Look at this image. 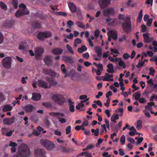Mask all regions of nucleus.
<instances>
[{
    "label": "nucleus",
    "mask_w": 157,
    "mask_h": 157,
    "mask_svg": "<svg viewBox=\"0 0 157 157\" xmlns=\"http://www.w3.org/2000/svg\"><path fill=\"white\" fill-rule=\"evenodd\" d=\"M31 154V152L28 146L25 144H22L14 157H28Z\"/></svg>",
    "instance_id": "1"
},
{
    "label": "nucleus",
    "mask_w": 157,
    "mask_h": 157,
    "mask_svg": "<svg viewBox=\"0 0 157 157\" xmlns=\"http://www.w3.org/2000/svg\"><path fill=\"white\" fill-rule=\"evenodd\" d=\"M19 7L21 9L18 10L16 13L15 16L16 17H19L22 15H27L29 13V11L24 4H21L19 5Z\"/></svg>",
    "instance_id": "2"
},
{
    "label": "nucleus",
    "mask_w": 157,
    "mask_h": 157,
    "mask_svg": "<svg viewBox=\"0 0 157 157\" xmlns=\"http://www.w3.org/2000/svg\"><path fill=\"white\" fill-rule=\"evenodd\" d=\"M40 143L46 149L49 150H52L55 146V144L53 142L47 140L42 139L40 140Z\"/></svg>",
    "instance_id": "3"
},
{
    "label": "nucleus",
    "mask_w": 157,
    "mask_h": 157,
    "mask_svg": "<svg viewBox=\"0 0 157 157\" xmlns=\"http://www.w3.org/2000/svg\"><path fill=\"white\" fill-rule=\"evenodd\" d=\"M12 59L10 57H6L2 60V64L3 67L6 69H10L11 67Z\"/></svg>",
    "instance_id": "4"
},
{
    "label": "nucleus",
    "mask_w": 157,
    "mask_h": 157,
    "mask_svg": "<svg viewBox=\"0 0 157 157\" xmlns=\"http://www.w3.org/2000/svg\"><path fill=\"white\" fill-rule=\"evenodd\" d=\"M116 12L117 10L114 8L111 7L105 9L103 13L104 16L109 17L114 15Z\"/></svg>",
    "instance_id": "5"
},
{
    "label": "nucleus",
    "mask_w": 157,
    "mask_h": 157,
    "mask_svg": "<svg viewBox=\"0 0 157 157\" xmlns=\"http://www.w3.org/2000/svg\"><path fill=\"white\" fill-rule=\"evenodd\" d=\"M123 31L126 33H128L132 30V26L130 21H125L122 24Z\"/></svg>",
    "instance_id": "6"
},
{
    "label": "nucleus",
    "mask_w": 157,
    "mask_h": 157,
    "mask_svg": "<svg viewBox=\"0 0 157 157\" xmlns=\"http://www.w3.org/2000/svg\"><path fill=\"white\" fill-rule=\"evenodd\" d=\"M52 35L51 32L49 31L40 32L38 34L37 37L40 40H42L44 38L50 37Z\"/></svg>",
    "instance_id": "7"
},
{
    "label": "nucleus",
    "mask_w": 157,
    "mask_h": 157,
    "mask_svg": "<svg viewBox=\"0 0 157 157\" xmlns=\"http://www.w3.org/2000/svg\"><path fill=\"white\" fill-rule=\"evenodd\" d=\"M108 40L110 41L112 39L114 40H116L117 39V32L114 30H110L108 33Z\"/></svg>",
    "instance_id": "8"
},
{
    "label": "nucleus",
    "mask_w": 157,
    "mask_h": 157,
    "mask_svg": "<svg viewBox=\"0 0 157 157\" xmlns=\"http://www.w3.org/2000/svg\"><path fill=\"white\" fill-rule=\"evenodd\" d=\"M34 152L36 157H46L45 155V152L41 149H35Z\"/></svg>",
    "instance_id": "9"
},
{
    "label": "nucleus",
    "mask_w": 157,
    "mask_h": 157,
    "mask_svg": "<svg viewBox=\"0 0 157 157\" xmlns=\"http://www.w3.org/2000/svg\"><path fill=\"white\" fill-rule=\"evenodd\" d=\"M144 37V41L145 43H148L152 41L153 38L152 37L149 36V34L148 33H144L143 34Z\"/></svg>",
    "instance_id": "10"
},
{
    "label": "nucleus",
    "mask_w": 157,
    "mask_h": 157,
    "mask_svg": "<svg viewBox=\"0 0 157 157\" xmlns=\"http://www.w3.org/2000/svg\"><path fill=\"white\" fill-rule=\"evenodd\" d=\"M119 115L116 113H114L112 116L110 120L111 122L110 123L111 127V128L114 124L116 122V121L119 119Z\"/></svg>",
    "instance_id": "11"
},
{
    "label": "nucleus",
    "mask_w": 157,
    "mask_h": 157,
    "mask_svg": "<svg viewBox=\"0 0 157 157\" xmlns=\"http://www.w3.org/2000/svg\"><path fill=\"white\" fill-rule=\"evenodd\" d=\"M38 85L44 88H49L50 87L49 84H48L46 82L42 80H40L38 81Z\"/></svg>",
    "instance_id": "12"
},
{
    "label": "nucleus",
    "mask_w": 157,
    "mask_h": 157,
    "mask_svg": "<svg viewBox=\"0 0 157 157\" xmlns=\"http://www.w3.org/2000/svg\"><path fill=\"white\" fill-rule=\"evenodd\" d=\"M133 0H127L126 2L127 6L130 8H134L137 5V3L134 2Z\"/></svg>",
    "instance_id": "13"
},
{
    "label": "nucleus",
    "mask_w": 157,
    "mask_h": 157,
    "mask_svg": "<svg viewBox=\"0 0 157 157\" xmlns=\"http://www.w3.org/2000/svg\"><path fill=\"white\" fill-rule=\"evenodd\" d=\"M110 0H99L98 3L100 5V8H102L103 5H108L110 3Z\"/></svg>",
    "instance_id": "14"
},
{
    "label": "nucleus",
    "mask_w": 157,
    "mask_h": 157,
    "mask_svg": "<svg viewBox=\"0 0 157 157\" xmlns=\"http://www.w3.org/2000/svg\"><path fill=\"white\" fill-rule=\"evenodd\" d=\"M63 50L60 48H55L53 49L51 52L52 53L55 55H60L63 52Z\"/></svg>",
    "instance_id": "15"
},
{
    "label": "nucleus",
    "mask_w": 157,
    "mask_h": 157,
    "mask_svg": "<svg viewBox=\"0 0 157 157\" xmlns=\"http://www.w3.org/2000/svg\"><path fill=\"white\" fill-rule=\"evenodd\" d=\"M44 73L45 74H48L52 76L56 77L58 76L57 74L54 71L47 69L44 70Z\"/></svg>",
    "instance_id": "16"
},
{
    "label": "nucleus",
    "mask_w": 157,
    "mask_h": 157,
    "mask_svg": "<svg viewBox=\"0 0 157 157\" xmlns=\"http://www.w3.org/2000/svg\"><path fill=\"white\" fill-rule=\"evenodd\" d=\"M14 119V117L10 118H5L3 119V122L4 124L9 125L12 124L13 122Z\"/></svg>",
    "instance_id": "17"
},
{
    "label": "nucleus",
    "mask_w": 157,
    "mask_h": 157,
    "mask_svg": "<svg viewBox=\"0 0 157 157\" xmlns=\"http://www.w3.org/2000/svg\"><path fill=\"white\" fill-rule=\"evenodd\" d=\"M1 108L3 112L10 111L12 110L13 107L10 105H6L3 106H1Z\"/></svg>",
    "instance_id": "18"
},
{
    "label": "nucleus",
    "mask_w": 157,
    "mask_h": 157,
    "mask_svg": "<svg viewBox=\"0 0 157 157\" xmlns=\"http://www.w3.org/2000/svg\"><path fill=\"white\" fill-rule=\"evenodd\" d=\"M62 59L68 63H71L73 62V59L69 56H63L62 57Z\"/></svg>",
    "instance_id": "19"
},
{
    "label": "nucleus",
    "mask_w": 157,
    "mask_h": 157,
    "mask_svg": "<svg viewBox=\"0 0 157 157\" xmlns=\"http://www.w3.org/2000/svg\"><path fill=\"white\" fill-rule=\"evenodd\" d=\"M68 6L69 9L72 12H75L76 11L77 8L73 3L70 2L68 3Z\"/></svg>",
    "instance_id": "20"
},
{
    "label": "nucleus",
    "mask_w": 157,
    "mask_h": 157,
    "mask_svg": "<svg viewBox=\"0 0 157 157\" xmlns=\"http://www.w3.org/2000/svg\"><path fill=\"white\" fill-rule=\"evenodd\" d=\"M44 52V49L41 48L39 47L35 49V55L39 56L43 53Z\"/></svg>",
    "instance_id": "21"
},
{
    "label": "nucleus",
    "mask_w": 157,
    "mask_h": 157,
    "mask_svg": "<svg viewBox=\"0 0 157 157\" xmlns=\"http://www.w3.org/2000/svg\"><path fill=\"white\" fill-rule=\"evenodd\" d=\"M32 99L34 101H38L40 100L41 98V95L40 94L34 93L32 94Z\"/></svg>",
    "instance_id": "22"
},
{
    "label": "nucleus",
    "mask_w": 157,
    "mask_h": 157,
    "mask_svg": "<svg viewBox=\"0 0 157 157\" xmlns=\"http://www.w3.org/2000/svg\"><path fill=\"white\" fill-rule=\"evenodd\" d=\"M52 57L51 56H46L44 58V60L46 64L49 66L52 63L51 59Z\"/></svg>",
    "instance_id": "23"
},
{
    "label": "nucleus",
    "mask_w": 157,
    "mask_h": 157,
    "mask_svg": "<svg viewBox=\"0 0 157 157\" xmlns=\"http://www.w3.org/2000/svg\"><path fill=\"white\" fill-rule=\"evenodd\" d=\"M117 61L118 62L119 65L122 68H126V66L124 61L121 59V58H117Z\"/></svg>",
    "instance_id": "24"
},
{
    "label": "nucleus",
    "mask_w": 157,
    "mask_h": 157,
    "mask_svg": "<svg viewBox=\"0 0 157 157\" xmlns=\"http://www.w3.org/2000/svg\"><path fill=\"white\" fill-rule=\"evenodd\" d=\"M9 145L11 147H13L11 149V152L12 153L15 152L16 151L15 147L17 146V144L16 143L13 142L12 141H10V142Z\"/></svg>",
    "instance_id": "25"
},
{
    "label": "nucleus",
    "mask_w": 157,
    "mask_h": 157,
    "mask_svg": "<svg viewBox=\"0 0 157 157\" xmlns=\"http://www.w3.org/2000/svg\"><path fill=\"white\" fill-rule=\"evenodd\" d=\"M95 50L98 57H101L102 54V49L99 47H96Z\"/></svg>",
    "instance_id": "26"
},
{
    "label": "nucleus",
    "mask_w": 157,
    "mask_h": 157,
    "mask_svg": "<svg viewBox=\"0 0 157 157\" xmlns=\"http://www.w3.org/2000/svg\"><path fill=\"white\" fill-rule=\"evenodd\" d=\"M107 71L109 73H113L114 72V70L113 69V65L111 63H109L107 65Z\"/></svg>",
    "instance_id": "27"
},
{
    "label": "nucleus",
    "mask_w": 157,
    "mask_h": 157,
    "mask_svg": "<svg viewBox=\"0 0 157 157\" xmlns=\"http://www.w3.org/2000/svg\"><path fill=\"white\" fill-rule=\"evenodd\" d=\"M70 106V110L71 112H74L75 111V107L74 105V103L70 100H68Z\"/></svg>",
    "instance_id": "28"
},
{
    "label": "nucleus",
    "mask_w": 157,
    "mask_h": 157,
    "mask_svg": "<svg viewBox=\"0 0 157 157\" xmlns=\"http://www.w3.org/2000/svg\"><path fill=\"white\" fill-rule=\"evenodd\" d=\"M25 109L27 112L29 113L31 112L34 108L33 105H29L25 107Z\"/></svg>",
    "instance_id": "29"
},
{
    "label": "nucleus",
    "mask_w": 157,
    "mask_h": 157,
    "mask_svg": "<svg viewBox=\"0 0 157 157\" xmlns=\"http://www.w3.org/2000/svg\"><path fill=\"white\" fill-rule=\"evenodd\" d=\"M61 96L60 95L54 94L52 97V100L56 103V102L60 98Z\"/></svg>",
    "instance_id": "30"
},
{
    "label": "nucleus",
    "mask_w": 157,
    "mask_h": 157,
    "mask_svg": "<svg viewBox=\"0 0 157 157\" xmlns=\"http://www.w3.org/2000/svg\"><path fill=\"white\" fill-rule=\"evenodd\" d=\"M116 20V19L113 18H108L106 19V21L108 24L113 25Z\"/></svg>",
    "instance_id": "31"
},
{
    "label": "nucleus",
    "mask_w": 157,
    "mask_h": 157,
    "mask_svg": "<svg viewBox=\"0 0 157 157\" xmlns=\"http://www.w3.org/2000/svg\"><path fill=\"white\" fill-rule=\"evenodd\" d=\"M66 48L68 52L71 54L73 55L74 54V51L72 49V47L69 44H67L66 46Z\"/></svg>",
    "instance_id": "32"
},
{
    "label": "nucleus",
    "mask_w": 157,
    "mask_h": 157,
    "mask_svg": "<svg viewBox=\"0 0 157 157\" xmlns=\"http://www.w3.org/2000/svg\"><path fill=\"white\" fill-rule=\"evenodd\" d=\"M87 49V48L86 46H82L81 47L78 49V52L80 53H82L85 51Z\"/></svg>",
    "instance_id": "33"
},
{
    "label": "nucleus",
    "mask_w": 157,
    "mask_h": 157,
    "mask_svg": "<svg viewBox=\"0 0 157 157\" xmlns=\"http://www.w3.org/2000/svg\"><path fill=\"white\" fill-rule=\"evenodd\" d=\"M75 24L78 27L82 29H85L84 25L82 22L77 21L75 22Z\"/></svg>",
    "instance_id": "34"
},
{
    "label": "nucleus",
    "mask_w": 157,
    "mask_h": 157,
    "mask_svg": "<svg viewBox=\"0 0 157 157\" xmlns=\"http://www.w3.org/2000/svg\"><path fill=\"white\" fill-rule=\"evenodd\" d=\"M91 132L93 133V135L96 136L98 135L99 133V128H97L96 129H92Z\"/></svg>",
    "instance_id": "35"
},
{
    "label": "nucleus",
    "mask_w": 157,
    "mask_h": 157,
    "mask_svg": "<svg viewBox=\"0 0 157 157\" xmlns=\"http://www.w3.org/2000/svg\"><path fill=\"white\" fill-rule=\"evenodd\" d=\"M142 121L139 120L137 121L136 128L137 129H140L142 128Z\"/></svg>",
    "instance_id": "36"
},
{
    "label": "nucleus",
    "mask_w": 157,
    "mask_h": 157,
    "mask_svg": "<svg viewBox=\"0 0 157 157\" xmlns=\"http://www.w3.org/2000/svg\"><path fill=\"white\" fill-rule=\"evenodd\" d=\"M27 48V46L25 44H21L19 47V49L21 50H25Z\"/></svg>",
    "instance_id": "37"
},
{
    "label": "nucleus",
    "mask_w": 157,
    "mask_h": 157,
    "mask_svg": "<svg viewBox=\"0 0 157 157\" xmlns=\"http://www.w3.org/2000/svg\"><path fill=\"white\" fill-rule=\"evenodd\" d=\"M134 97L135 98L136 100H138L141 96L140 92L138 91L135 93L133 95Z\"/></svg>",
    "instance_id": "38"
},
{
    "label": "nucleus",
    "mask_w": 157,
    "mask_h": 157,
    "mask_svg": "<svg viewBox=\"0 0 157 157\" xmlns=\"http://www.w3.org/2000/svg\"><path fill=\"white\" fill-rule=\"evenodd\" d=\"M64 101H65L62 98V96H61L56 103L59 105H62L63 104Z\"/></svg>",
    "instance_id": "39"
},
{
    "label": "nucleus",
    "mask_w": 157,
    "mask_h": 157,
    "mask_svg": "<svg viewBox=\"0 0 157 157\" xmlns=\"http://www.w3.org/2000/svg\"><path fill=\"white\" fill-rule=\"evenodd\" d=\"M143 113H144L145 116L148 118H150L151 117V115L150 113L146 109H144L143 110Z\"/></svg>",
    "instance_id": "40"
},
{
    "label": "nucleus",
    "mask_w": 157,
    "mask_h": 157,
    "mask_svg": "<svg viewBox=\"0 0 157 157\" xmlns=\"http://www.w3.org/2000/svg\"><path fill=\"white\" fill-rule=\"evenodd\" d=\"M74 23L71 20H69L67 22V26L69 28H72L74 26Z\"/></svg>",
    "instance_id": "41"
},
{
    "label": "nucleus",
    "mask_w": 157,
    "mask_h": 157,
    "mask_svg": "<svg viewBox=\"0 0 157 157\" xmlns=\"http://www.w3.org/2000/svg\"><path fill=\"white\" fill-rule=\"evenodd\" d=\"M150 61L155 62V65H157V56H153L151 58Z\"/></svg>",
    "instance_id": "42"
},
{
    "label": "nucleus",
    "mask_w": 157,
    "mask_h": 157,
    "mask_svg": "<svg viewBox=\"0 0 157 157\" xmlns=\"http://www.w3.org/2000/svg\"><path fill=\"white\" fill-rule=\"evenodd\" d=\"M82 42L81 40L78 38L76 39L74 42V45L75 47H76L77 44L81 43Z\"/></svg>",
    "instance_id": "43"
},
{
    "label": "nucleus",
    "mask_w": 157,
    "mask_h": 157,
    "mask_svg": "<svg viewBox=\"0 0 157 157\" xmlns=\"http://www.w3.org/2000/svg\"><path fill=\"white\" fill-rule=\"evenodd\" d=\"M127 37L125 35H123L122 36L118 39V40L120 42H122L123 41L126 40Z\"/></svg>",
    "instance_id": "44"
},
{
    "label": "nucleus",
    "mask_w": 157,
    "mask_h": 157,
    "mask_svg": "<svg viewBox=\"0 0 157 157\" xmlns=\"http://www.w3.org/2000/svg\"><path fill=\"white\" fill-rule=\"evenodd\" d=\"M125 136L124 135H122L120 138V142L121 145H124L125 141Z\"/></svg>",
    "instance_id": "45"
},
{
    "label": "nucleus",
    "mask_w": 157,
    "mask_h": 157,
    "mask_svg": "<svg viewBox=\"0 0 157 157\" xmlns=\"http://www.w3.org/2000/svg\"><path fill=\"white\" fill-rule=\"evenodd\" d=\"M49 84L51 87L52 86H56L57 84V82L55 80H52L49 82Z\"/></svg>",
    "instance_id": "46"
},
{
    "label": "nucleus",
    "mask_w": 157,
    "mask_h": 157,
    "mask_svg": "<svg viewBox=\"0 0 157 157\" xmlns=\"http://www.w3.org/2000/svg\"><path fill=\"white\" fill-rule=\"evenodd\" d=\"M105 125L106 126L107 128L108 129H110L109 124V120L106 118H105L104 120Z\"/></svg>",
    "instance_id": "47"
},
{
    "label": "nucleus",
    "mask_w": 157,
    "mask_h": 157,
    "mask_svg": "<svg viewBox=\"0 0 157 157\" xmlns=\"http://www.w3.org/2000/svg\"><path fill=\"white\" fill-rule=\"evenodd\" d=\"M141 30L142 32H145L148 31L147 28L144 25H143L141 26Z\"/></svg>",
    "instance_id": "48"
},
{
    "label": "nucleus",
    "mask_w": 157,
    "mask_h": 157,
    "mask_svg": "<svg viewBox=\"0 0 157 157\" xmlns=\"http://www.w3.org/2000/svg\"><path fill=\"white\" fill-rule=\"evenodd\" d=\"M37 128L38 130L39 131V132H40V133L41 132L43 133H45L46 132V131L45 130H44L43 128L40 126H38L37 127Z\"/></svg>",
    "instance_id": "49"
},
{
    "label": "nucleus",
    "mask_w": 157,
    "mask_h": 157,
    "mask_svg": "<svg viewBox=\"0 0 157 157\" xmlns=\"http://www.w3.org/2000/svg\"><path fill=\"white\" fill-rule=\"evenodd\" d=\"M0 6L2 9L6 10L7 8V6L2 2H0Z\"/></svg>",
    "instance_id": "50"
},
{
    "label": "nucleus",
    "mask_w": 157,
    "mask_h": 157,
    "mask_svg": "<svg viewBox=\"0 0 157 157\" xmlns=\"http://www.w3.org/2000/svg\"><path fill=\"white\" fill-rule=\"evenodd\" d=\"M157 99V95L155 94L152 95V96L150 97L149 100L151 101H152L154 99Z\"/></svg>",
    "instance_id": "51"
},
{
    "label": "nucleus",
    "mask_w": 157,
    "mask_h": 157,
    "mask_svg": "<svg viewBox=\"0 0 157 157\" xmlns=\"http://www.w3.org/2000/svg\"><path fill=\"white\" fill-rule=\"evenodd\" d=\"M66 133L68 134L70 132L71 130V127L70 126H68L66 128Z\"/></svg>",
    "instance_id": "52"
},
{
    "label": "nucleus",
    "mask_w": 157,
    "mask_h": 157,
    "mask_svg": "<svg viewBox=\"0 0 157 157\" xmlns=\"http://www.w3.org/2000/svg\"><path fill=\"white\" fill-rule=\"evenodd\" d=\"M54 133L56 135L58 136H60L62 135L61 132L58 129L55 130L54 132Z\"/></svg>",
    "instance_id": "53"
},
{
    "label": "nucleus",
    "mask_w": 157,
    "mask_h": 157,
    "mask_svg": "<svg viewBox=\"0 0 157 157\" xmlns=\"http://www.w3.org/2000/svg\"><path fill=\"white\" fill-rule=\"evenodd\" d=\"M56 14L58 15H61L63 16H66L67 15V14L65 13L60 11L56 12Z\"/></svg>",
    "instance_id": "54"
},
{
    "label": "nucleus",
    "mask_w": 157,
    "mask_h": 157,
    "mask_svg": "<svg viewBox=\"0 0 157 157\" xmlns=\"http://www.w3.org/2000/svg\"><path fill=\"white\" fill-rule=\"evenodd\" d=\"M144 63V61H143L142 60H140L139 61V62L138 63V65L137 66V67L138 68H139L141 67H142Z\"/></svg>",
    "instance_id": "55"
},
{
    "label": "nucleus",
    "mask_w": 157,
    "mask_h": 157,
    "mask_svg": "<svg viewBox=\"0 0 157 157\" xmlns=\"http://www.w3.org/2000/svg\"><path fill=\"white\" fill-rule=\"evenodd\" d=\"M138 101L141 103H144L146 102V100L143 98H140L138 100Z\"/></svg>",
    "instance_id": "56"
},
{
    "label": "nucleus",
    "mask_w": 157,
    "mask_h": 157,
    "mask_svg": "<svg viewBox=\"0 0 157 157\" xmlns=\"http://www.w3.org/2000/svg\"><path fill=\"white\" fill-rule=\"evenodd\" d=\"M84 106V104L80 103L79 104H78V105H77L76 106V107L77 109L79 110L81 108L83 107Z\"/></svg>",
    "instance_id": "57"
},
{
    "label": "nucleus",
    "mask_w": 157,
    "mask_h": 157,
    "mask_svg": "<svg viewBox=\"0 0 157 157\" xmlns=\"http://www.w3.org/2000/svg\"><path fill=\"white\" fill-rule=\"evenodd\" d=\"M119 85L120 86V89L123 91L125 90V87L124 86V83L123 82H120Z\"/></svg>",
    "instance_id": "58"
},
{
    "label": "nucleus",
    "mask_w": 157,
    "mask_h": 157,
    "mask_svg": "<svg viewBox=\"0 0 157 157\" xmlns=\"http://www.w3.org/2000/svg\"><path fill=\"white\" fill-rule=\"evenodd\" d=\"M152 19H149L147 21V25L148 26H150L152 23Z\"/></svg>",
    "instance_id": "59"
},
{
    "label": "nucleus",
    "mask_w": 157,
    "mask_h": 157,
    "mask_svg": "<svg viewBox=\"0 0 157 157\" xmlns=\"http://www.w3.org/2000/svg\"><path fill=\"white\" fill-rule=\"evenodd\" d=\"M150 72L149 73V74L150 75H154L153 73L155 72V70L153 68L151 67L149 69Z\"/></svg>",
    "instance_id": "60"
},
{
    "label": "nucleus",
    "mask_w": 157,
    "mask_h": 157,
    "mask_svg": "<svg viewBox=\"0 0 157 157\" xmlns=\"http://www.w3.org/2000/svg\"><path fill=\"white\" fill-rule=\"evenodd\" d=\"M99 33L100 32L98 30H97L94 32V36L96 38H97L99 36Z\"/></svg>",
    "instance_id": "61"
},
{
    "label": "nucleus",
    "mask_w": 157,
    "mask_h": 157,
    "mask_svg": "<svg viewBox=\"0 0 157 157\" xmlns=\"http://www.w3.org/2000/svg\"><path fill=\"white\" fill-rule=\"evenodd\" d=\"M108 59L111 62H115L116 61H117V58L115 59H114L110 56H109L108 57Z\"/></svg>",
    "instance_id": "62"
},
{
    "label": "nucleus",
    "mask_w": 157,
    "mask_h": 157,
    "mask_svg": "<svg viewBox=\"0 0 157 157\" xmlns=\"http://www.w3.org/2000/svg\"><path fill=\"white\" fill-rule=\"evenodd\" d=\"M143 138L142 137H141L139 138V139H138L137 142H136V144L137 145H138L141 143V142L143 140Z\"/></svg>",
    "instance_id": "63"
},
{
    "label": "nucleus",
    "mask_w": 157,
    "mask_h": 157,
    "mask_svg": "<svg viewBox=\"0 0 157 157\" xmlns=\"http://www.w3.org/2000/svg\"><path fill=\"white\" fill-rule=\"evenodd\" d=\"M58 119L59 121L61 123H65L66 122V119L64 118L59 117Z\"/></svg>",
    "instance_id": "64"
}]
</instances>
